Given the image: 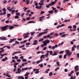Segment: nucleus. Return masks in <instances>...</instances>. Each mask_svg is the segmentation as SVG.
I'll return each mask as SVG.
<instances>
[{"label":"nucleus","mask_w":79,"mask_h":79,"mask_svg":"<svg viewBox=\"0 0 79 79\" xmlns=\"http://www.w3.org/2000/svg\"><path fill=\"white\" fill-rule=\"evenodd\" d=\"M9 26V25H6V26H3V27H0V28L2 30V31H5L6 30L8 29V27Z\"/></svg>","instance_id":"f257e3e1"},{"label":"nucleus","mask_w":79,"mask_h":79,"mask_svg":"<svg viewBox=\"0 0 79 79\" xmlns=\"http://www.w3.org/2000/svg\"><path fill=\"white\" fill-rule=\"evenodd\" d=\"M56 3V2L55 1L54 2H52L50 4H49L48 5H47L46 6V7L47 8H49L50 6H52L53 5H54V4Z\"/></svg>","instance_id":"f03ea898"},{"label":"nucleus","mask_w":79,"mask_h":79,"mask_svg":"<svg viewBox=\"0 0 79 79\" xmlns=\"http://www.w3.org/2000/svg\"><path fill=\"white\" fill-rule=\"evenodd\" d=\"M16 40V39L15 38H14L13 39H10V41H9V43H11L13 42H14Z\"/></svg>","instance_id":"7ed1b4c3"},{"label":"nucleus","mask_w":79,"mask_h":79,"mask_svg":"<svg viewBox=\"0 0 79 79\" xmlns=\"http://www.w3.org/2000/svg\"><path fill=\"white\" fill-rule=\"evenodd\" d=\"M7 37H0V40H7Z\"/></svg>","instance_id":"20e7f679"},{"label":"nucleus","mask_w":79,"mask_h":79,"mask_svg":"<svg viewBox=\"0 0 79 79\" xmlns=\"http://www.w3.org/2000/svg\"><path fill=\"white\" fill-rule=\"evenodd\" d=\"M59 51H57V52H54V54H52V56H54L57 55H58V54L57 53H59Z\"/></svg>","instance_id":"39448f33"},{"label":"nucleus","mask_w":79,"mask_h":79,"mask_svg":"<svg viewBox=\"0 0 79 79\" xmlns=\"http://www.w3.org/2000/svg\"><path fill=\"white\" fill-rule=\"evenodd\" d=\"M27 41V40H25L22 42H21L20 44H24L25 43H26Z\"/></svg>","instance_id":"423d86ee"},{"label":"nucleus","mask_w":79,"mask_h":79,"mask_svg":"<svg viewBox=\"0 0 79 79\" xmlns=\"http://www.w3.org/2000/svg\"><path fill=\"white\" fill-rule=\"evenodd\" d=\"M45 56V55H42L41 56H40V59H42L43 58V59H44Z\"/></svg>","instance_id":"0eeeda50"},{"label":"nucleus","mask_w":79,"mask_h":79,"mask_svg":"<svg viewBox=\"0 0 79 79\" xmlns=\"http://www.w3.org/2000/svg\"><path fill=\"white\" fill-rule=\"evenodd\" d=\"M44 34L43 33V32L40 33H39V34L38 35L37 37H40V36L42 35L43 34Z\"/></svg>","instance_id":"6e6552de"},{"label":"nucleus","mask_w":79,"mask_h":79,"mask_svg":"<svg viewBox=\"0 0 79 79\" xmlns=\"http://www.w3.org/2000/svg\"><path fill=\"white\" fill-rule=\"evenodd\" d=\"M65 52H66V54L67 55L69 53V51L68 50H67L65 51Z\"/></svg>","instance_id":"1a4fd4ad"},{"label":"nucleus","mask_w":79,"mask_h":79,"mask_svg":"<svg viewBox=\"0 0 79 79\" xmlns=\"http://www.w3.org/2000/svg\"><path fill=\"white\" fill-rule=\"evenodd\" d=\"M2 10H3V11H4V13H6V11L7 10H6V9L5 8H4L3 9H2Z\"/></svg>","instance_id":"9d476101"},{"label":"nucleus","mask_w":79,"mask_h":79,"mask_svg":"<svg viewBox=\"0 0 79 79\" xmlns=\"http://www.w3.org/2000/svg\"><path fill=\"white\" fill-rule=\"evenodd\" d=\"M24 79V77H22V76H20L19 77H17L18 79Z\"/></svg>","instance_id":"9b49d317"},{"label":"nucleus","mask_w":79,"mask_h":79,"mask_svg":"<svg viewBox=\"0 0 79 79\" xmlns=\"http://www.w3.org/2000/svg\"><path fill=\"white\" fill-rule=\"evenodd\" d=\"M47 52H48V53L49 52V53H50V55H52V53H53V52H52V51H47Z\"/></svg>","instance_id":"f8f14e48"},{"label":"nucleus","mask_w":79,"mask_h":79,"mask_svg":"<svg viewBox=\"0 0 79 79\" xmlns=\"http://www.w3.org/2000/svg\"><path fill=\"white\" fill-rule=\"evenodd\" d=\"M45 43H46L47 44H48L50 43V41L48 40H46Z\"/></svg>","instance_id":"ddd939ff"},{"label":"nucleus","mask_w":79,"mask_h":79,"mask_svg":"<svg viewBox=\"0 0 79 79\" xmlns=\"http://www.w3.org/2000/svg\"><path fill=\"white\" fill-rule=\"evenodd\" d=\"M43 64H40L38 65L39 66H40V67L42 68L43 67Z\"/></svg>","instance_id":"4468645a"},{"label":"nucleus","mask_w":79,"mask_h":79,"mask_svg":"<svg viewBox=\"0 0 79 79\" xmlns=\"http://www.w3.org/2000/svg\"><path fill=\"white\" fill-rule=\"evenodd\" d=\"M16 15L17 16H19L20 15V14L19 12H18L16 14Z\"/></svg>","instance_id":"2eb2a0df"},{"label":"nucleus","mask_w":79,"mask_h":79,"mask_svg":"<svg viewBox=\"0 0 79 79\" xmlns=\"http://www.w3.org/2000/svg\"><path fill=\"white\" fill-rule=\"evenodd\" d=\"M35 23V22L33 21H29V22H28V23H27V24H29V23Z\"/></svg>","instance_id":"dca6fc26"},{"label":"nucleus","mask_w":79,"mask_h":79,"mask_svg":"<svg viewBox=\"0 0 79 79\" xmlns=\"http://www.w3.org/2000/svg\"><path fill=\"white\" fill-rule=\"evenodd\" d=\"M8 27H10V30H11L14 28V26H9Z\"/></svg>","instance_id":"f3484780"},{"label":"nucleus","mask_w":79,"mask_h":79,"mask_svg":"<svg viewBox=\"0 0 79 79\" xmlns=\"http://www.w3.org/2000/svg\"><path fill=\"white\" fill-rule=\"evenodd\" d=\"M29 37V35H26L23 37L24 38L26 39L27 38H28Z\"/></svg>","instance_id":"a211bd4d"},{"label":"nucleus","mask_w":79,"mask_h":79,"mask_svg":"<svg viewBox=\"0 0 79 79\" xmlns=\"http://www.w3.org/2000/svg\"><path fill=\"white\" fill-rule=\"evenodd\" d=\"M25 46V45H21V46H19V48H21L22 47H24Z\"/></svg>","instance_id":"6ab92c4d"},{"label":"nucleus","mask_w":79,"mask_h":79,"mask_svg":"<svg viewBox=\"0 0 79 79\" xmlns=\"http://www.w3.org/2000/svg\"><path fill=\"white\" fill-rule=\"evenodd\" d=\"M31 44L27 42V43L26 44H25V45H26V46H27L29 45H30Z\"/></svg>","instance_id":"aec40b11"},{"label":"nucleus","mask_w":79,"mask_h":79,"mask_svg":"<svg viewBox=\"0 0 79 79\" xmlns=\"http://www.w3.org/2000/svg\"><path fill=\"white\" fill-rule=\"evenodd\" d=\"M6 14V13H4L3 12V13H1L0 14V15H5Z\"/></svg>","instance_id":"412c9836"},{"label":"nucleus","mask_w":79,"mask_h":79,"mask_svg":"<svg viewBox=\"0 0 79 79\" xmlns=\"http://www.w3.org/2000/svg\"><path fill=\"white\" fill-rule=\"evenodd\" d=\"M11 15L10 14H7V18H10V16H11Z\"/></svg>","instance_id":"4be33fe9"},{"label":"nucleus","mask_w":79,"mask_h":79,"mask_svg":"<svg viewBox=\"0 0 79 79\" xmlns=\"http://www.w3.org/2000/svg\"><path fill=\"white\" fill-rule=\"evenodd\" d=\"M11 14H14L15 13V10H12L11 11Z\"/></svg>","instance_id":"5701e85b"},{"label":"nucleus","mask_w":79,"mask_h":79,"mask_svg":"<svg viewBox=\"0 0 79 79\" xmlns=\"http://www.w3.org/2000/svg\"><path fill=\"white\" fill-rule=\"evenodd\" d=\"M53 75V73L52 72H51L49 73V76H52Z\"/></svg>","instance_id":"b1692460"},{"label":"nucleus","mask_w":79,"mask_h":79,"mask_svg":"<svg viewBox=\"0 0 79 79\" xmlns=\"http://www.w3.org/2000/svg\"><path fill=\"white\" fill-rule=\"evenodd\" d=\"M15 43L16 44H19V42H18V41H15Z\"/></svg>","instance_id":"393cba45"},{"label":"nucleus","mask_w":79,"mask_h":79,"mask_svg":"<svg viewBox=\"0 0 79 79\" xmlns=\"http://www.w3.org/2000/svg\"><path fill=\"white\" fill-rule=\"evenodd\" d=\"M31 35H33L35 33L34 32H31Z\"/></svg>","instance_id":"a878e982"},{"label":"nucleus","mask_w":79,"mask_h":79,"mask_svg":"<svg viewBox=\"0 0 79 79\" xmlns=\"http://www.w3.org/2000/svg\"><path fill=\"white\" fill-rule=\"evenodd\" d=\"M70 21V19L69 20H65L64 21L65 23H66L67 22H69Z\"/></svg>","instance_id":"bb28decb"},{"label":"nucleus","mask_w":79,"mask_h":79,"mask_svg":"<svg viewBox=\"0 0 79 79\" xmlns=\"http://www.w3.org/2000/svg\"><path fill=\"white\" fill-rule=\"evenodd\" d=\"M27 4L28 5L29 3H30V0H28L27 1Z\"/></svg>","instance_id":"cd10ccee"},{"label":"nucleus","mask_w":79,"mask_h":79,"mask_svg":"<svg viewBox=\"0 0 79 79\" xmlns=\"http://www.w3.org/2000/svg\"><path fill=\"white\" fill-rule=\"evenodd\" d=\"M48 31H45L44 32H43L42 33H43V34H47V33H48Z\"/></svg>","instance_id":"c85d7f7f"},{"label":"nucleus","mask_w":79,"mask_h":79,"mask_svg":"<svg viewBox=\"0 0 79 79\" xmlns=\"http://www.w3.org/2000/svg\"><path fill=\"white\" fill-rule=\"evenodd\" d=\"M79 70V69H75V72H77V71Z\"/></svg>","instance_id":"c756f323"},{"label":"nucleus","mask_w":79,"mask_h":79,"mask_svg":"<svg viewBox=\"0 0 79 79\" xmlns=\"http://www.w3.org/2000/svg\"><path fill=\"white\" fill-rule=\"evenodd\" d=\"M22 40V38H18V39H17V40H18V41H20Z\"/></svg>","instance_id":"7c9ffc66"},{"label":"nucleus","mask_w":79,"mask_h":79,"mask_svg":"<svg viewBox=\"0 0 79 79\" xmlns=\"http://www.w3.org/2000/svg\"><path fill=\"white\" fill-rule=\"evenodd\" d=\"M8 54H6V53L4 54L1 55V56L2 57H3L4 55H8Z\"/></svg>","instance_id":"2f4dec72"},{"label":"nucleus","mask_w":79,"mask_h":79,"mask_svg":"<svg viewBox=\"0 0 79 79\" xmlns=\"http://www.w3.org/2000/svg\"><path fill=\"white\" fill-rule=\"evenodd\" d=\"M78 65H76L75 66V67H74V69H78Z\"/></svg>","instance_id":"473e14b6"},{"label":"nucleus","mask_w":79,"mask_h":79,"mask_svg":"<svg viewBox=\"0 0 79 79\" xmlns=\"http://www.w3.org/2000/svg\"><path fill=\"white\" fill-rule=\"evenodd\" d=\"M68 28H69H69L71 29V28H72V26H69L68 27Z\"/></svg>","instance_id":"72a5a7b5"},{"label":"nucleus","mask_w":79,"mask_h":79,"mask_svg":"<svg viewBox=\"0 0 79 79\" xmlns=\"http://www.w3.org/2000/svg\"><path fill=\"white\" fill-rule=\"evenodd\" d=\"M44 40V39L43 38H42L41 39H40V40H39V41L40 42H41Z\"/></svg>","instance_id":"f704fd0d"},{"label":"nucleus","mask_w":79,"mask_h":79,"mask_svg":"<svg viewBox=\"0 0 79 79\" xmlns=\"http://www.w3.org/2000/svg\"><path fill=\"white\" fill-rule=\"evenodd\" d=\"M23 9H24V11H25L26 10H27L28 9L27 7V8H25V7H24L23 8Z\"/></svg>","instance_id":"c9c22d12"},{"label":"nucleus","mask_w":79,"mask_h":79,"mask_svg":"<svg viewBox=\"0 0 79 79\" xmlns=\"http://www.w3.org/2000/svg\"><path fill=\"white\" fill-rule=\"evenodd\" d=\"M53 10L48 11L49 13L50 14L52 13H53Z\"/></svg>","instance_id":"e433bc0d"},{"label":"nucleus","mask_w":79,"mask_h":79,"mask_svg":"<svg viewBox=\"0 0 79 79\" xmlns=\"http://www.w3.org/2000/svg\"><path fill=\"white\" fill-rule=\"evenodd\" d=\"M34 3H35V6H37L38 4V3L37 2L35 1L34 2Z\"/></svg>","instance_id":"4c0bfd02"},{"label":"nucleus","mask_w":79,"mask_h":79,"mask_svg":"<svg viewBox=\"0 0 79 79\" xmlns=\"http://www.w3.org/2000/svg\"><path fill=\"white\" fill-rule=\"evenodd\" d=\"M27 61L26 59H23L22 60V61L23 62H26Z\"/></svg>","instance_id":"58836bf2"},{"label":"nucleus","mask_w":79,"mask_h":79,"mask_svg":"<svg viewBox=\"0 0 79 79\" xmlns=\"http://www.w3.org/2000/svg\"><path fill=\"white\" fill-rule=\"evenodd\" d=\"M14 59H18V57L16 56H15L14 57Z\"/></svg>","instance_id":"ea45409f"},{"label":"nucleus","mask_w":79,"mask_h":79,"mask_svg":"<svg viewBox=\"0 0 79 79\" xmlns=\"http://www.w3.org/2000/svg\"><path fill=\"white\" fill-rule=\"evenodd\" d=\"M63 52H64V51H61V52H60L59 54H61L63 53Z\"/></svg>","instance_id":"a19ab883"},{"label":"nucleus","mask_w":79,"mask_h":79,"mask_svg":"<svg viewBox=\"0 0 79 79\" xmlns=\"http://www.w3.org/2000/svg\"><path fill=\"white\" fill-rule=\"evenodd\" d=\"M15 19H18V18H19V16H15Z\"/></svg>","instance_id":"79ce46f5"},{"label":"nucleus","mask_w":79,"mask_h":79,"mask_svg":"<svg viewBox=\"0 0 79 79\" xmlns=\"http://www.w3.org/2000/svg\"><path fill=\"white\" fill-rule=\"evenodd\" d=\"M17 62H21V60L20 59H17Z\"/></svg>","instance_id":"37998d69"},{"label":"nucleus","mask_w":79,"mask_h":79,"mask_svg":"<svg viewBox=\"0 0 79 79\" xmlns=\"http://www.w3.org/2000/svg\"><path fill=\"white\" fill-rule=\"evenodd\" d=\"M39 4H40V5L43 6L44 5V4L43 3V2H42V3H41L40 2L39 3Z\"/></svg>","instance_id":"c03bdc74"},{"label":"nucleus","mask_w":79,"mask_h":79,"mask_svg":"<svg viewBox=\"0 0 79 79\" xmlns=\"http://www.w3.org/2000/svg\"><path fill=\"white\" fill-rule=\"evenodd\" d=\"M66 35H65V34H64L63 35H61V36H62V37L63 38V37H65V36H66Z\"/></svg>","instance_id":"a18cd8bd"},{"label":"nucleus","mask_w":79,"mask_h":79,"mask_svg":"<svg viewBox=\"0 0 79 79\" xmlns=\"http://www.w3.org/2000/svg\"><path fill=\"white\" fill-rule=\"evenodd\" d=\"M19 64V63L15 62V64H14V65H18Z\"/></svg>","instance_id":"49530a36"},{"label":"nucleus","mask_w":79,"mask_h":79,"mask_svg":"<svg viewBox=\"0 0 79 79\" xmlns=\"http://www.w3.org/2000/svg\"><path fill=\"white\" fill-rule=\"evenodd\" d=\"M30 17H28L27 18H26V20H30Z\"/></svg>","instance_id":"de8ad7c7"},{"label":"nucleus","mask_w":79,"mask_h":79,"mask_svg":"<svg viewBox=\"0 0 79 79\" xmlns=\"http://www.w3.org/2000/svg\"><path fill=\"white\" fill-rule=\"evenodd\" d=\"M54 35H55V36H58V34L57 33H56L55 34H54Z\"/></svg>","instance_id":"09e8293b"},{"label":"nucleus","mask_w":79,"mask_h":79,"mask_svg":"<svg viewBox=\"0 0 79 79\" xmlns=\"http://www.w3.org/2000/svg\"><path fill=\"white\" fill-rule=\"evenodd\" d=\"M32 38H33L32 36L30 38H29V40H28V41H30L31 40V39H32Z\"/></svg>","instance_id":"8fccbe9b"},{"label":"nucleus","mask_w":79,"mask_h":79,"mask_svg":"<svg viewBox=\"0 0 79 79\" xmlns=\"http://www.w3.org/2000/svg\"><path fill=\"white\" fill-rule=\"evenodd\" d=\"M64 44V42H62V43H61V44H59V46H60V45H63Z\"/></svg>","instance_id":"3c124183"},{"label":"nucleus","mask_w":79,"mask_h":79,"mask_svg":"<svg viewBox=\"0 0 79 79\" xmlns=\"http://www.w3.org/2000/svg\"><path fill=\"white\" fill-rule=\"evenodd\" d=\"M67 55H68V56L69 57L71 55V52H70V53H69V54H68Z\"/></svg>","instance_id":"603ef678"},{"label":"nucleus","mask_w":79,"mask_h":79,"mask_svg":"<svg viewBox=\"0 0 79 79\" xmlns=\"http://www.w3.org/2000/svg\"><path fill=\"white\" fill-rule=\"evenodd\" d=\"M39 7H38V9H41V8H42V6H39Z\"/></svg>","instance_id":"864d4df0"},{"label":"nucleus","mask_w":79,"mask_h":79,"mask_svg":"<svg viewBox=\"0 0 79 79\" xmlns=\"http://www.w3.org/2000/svg\"><path fill=\"white\" fill-rule=\"evenodd\" d=\"M45 12H44V11H41V13H40V15H42V14H44V13Z\"/></svg>","instance_id":"5fc2aeb1"},{"label":"nucleus","mask_w":79,"mask_h":79,"mask_svg":"<svg viewBox=\"0 0 79 79\" xmlns=\"http://www.w3.org/2000/svg\"><path fill=\"white\" fill-rule=\"evenodd\" d=\"M79 75V72H77L76 73V75L77 76Z\"/></svg>","instance_id":"6e6d98bb"},{"label":"nucleus","mask_w":79,"mask_h":79,"mask_svg":"<svg viewBox=\"0 0 79 79\" xmlns=\"http://www.w3.org/2000/svg\"><path fill=\"white\" fill-rule=\"evenodd\" d=\"M64 34V32H63L62 33H59V35H61L63 34Z\"/></svg>","instance_id":"4d7b16f0"},{"label":"nucleus","mask_w":79,"mask_h":79,"mask_svg":"<svg viewBox=\"0 0 79 79\" xmlns=\"http://www.w3.org/2000/svg\"><path fill=\"white\" fill-rule=\"evenodd\" d=\"M77 57L78 58H79V53L77 54Z\"/></svg>","instance_id":"13d9d810"},{"label":"nucleus","mask_w":79,"mask_h":79,"mask_svg":"<svg viewBox=\"0 0 79 79\" xmlns=\"http://www.w3.org/2000/svg\"><path fill=\"white\" fill-rule=\"evenodd\" d=\"M72 75V73H69V75H68V76H69V77H70Z\"/></svg>","instance_id":"bf43d9fd"},{"label":"nucleus","mask_w":79,"mask_h":79,"mask_svg":"<svg viewBox=\"0 0 79 79\" xmlns=\"http://www.w3.org/2000/svg\"><path fill=\"white\" fill-rule=\"evenodd\" d=\"M4 50H2L1 51H0V53H2V52H4Z\"/></svg>","instance_id":"052dcab7"},{"label":"nucleus","mask_w":79,"mask_h":79,"mask_svg":"<svg viewBox=\"0 0 79 79\" xmlns=\"http://www.w3.org/2000/svg\"><path fill=\"white\" fill-rule=\"evenodd\" d=\"M41 61H40L39 60H38L37 61H36V64H39L40 63V62Z\"/></svg>","instance_id":"680f3d73"},{"label":"nucleus","mask_w":79,"mask_h":79,"mask_svg":"<svg viewBox=\"0 0 79 79\" xmlns=\"http://www.w3.org/2000/svg\"><path fill=\"white\" fill-rule=\"evenodd\" d=\"M24 69L25 70H28V68H25Z\"/></svg>","instance_id":"e2e57ef3"},{"label":"nucleus","mask_w":79,"mask_h":79,"mask_svg":"<svg viewBox=\"0 0 79 79\" xmlns=\"http://www.w3.org/2000/svg\"><path fill=\"white\" fill-rule=\"evenodd\" d=\"M62 58V56L61 55H60L59 56V58L60 59H61Z\"/></svg>","instance_id":"0e129e2a"},{"label":"nucleus","mask_w":79,"mask_h":79,"mask_svg":"<svg viewBox=\"0 0 79 79\" xmlns=\"http://www.w3.org/2000/svg\"><path fill=\"white\" fill-rule=\"evenodd\" d=\"M9 22V20H6V23H7Z\"/></svg>","instance_id":"69168bd1"},{"label":"nucleus","mask_w":79,"mask_h":79,"mask_svg":"<svg viewBox=\"0 0 79 79\" xmlns=\"http://www.w3.org/2000/svg\"><path fill=\"white\" fill-rule=\"evenodd\" d=\"M47 48V47H45L44 48H43V50H46Z\"/></svg>","instance_id":"338daca9"},{"label":"nucleus","mask_w":79,"mask_h":79,"mask_svg":"<svg viewBox=\"0 0 79 79\" xmlns=\"http://www.w3.org/2000/svg\"><path fill=\"white\" fill-rule=\"evenodd\" d=\"M77 49L79 50V45H77Z\"/></svg>","instance_id":"774afa93"}]
</instances>
